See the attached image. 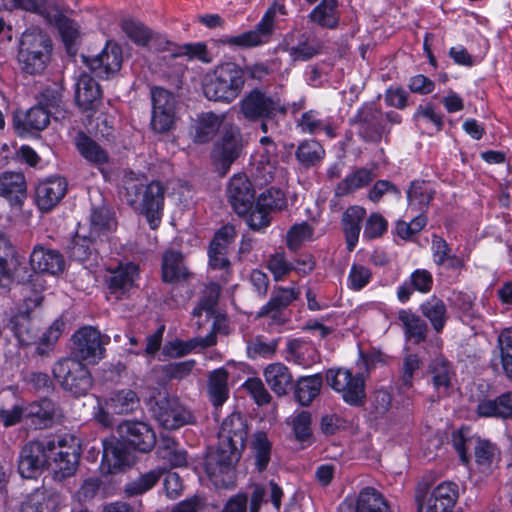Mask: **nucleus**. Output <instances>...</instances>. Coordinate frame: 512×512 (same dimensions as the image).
Instances as JSON below:
<instances>
[{
  "mask_svg": "<svg viewBox=\"0 0 512 512\" xmlns=\"http://www.w3.org/2000/svg\"><path fill=\"white\" fill-rule=\"evenodd\" d=\"M53 375L60 386L75 397L86 395L93 384L88 368L75 358H63L56 362Z\"/></svg>",
  "mask_w": 512,
  "mask_h": 512,
  "instance_id": "nucleus-7",
  "label": "nucleus"
},
{
  "mask_svg": "<svg viewBox=\"0 0 512 512\" xmlns=\"http://www.w3.org/2000/svg\"><path fill=\"white\" fill-rule=\"evenodd\" d=\"M430 381L438 397L448 396L454 388L455 372L443 357L433 359L429 366Z\"/></svg>",
  "mask_w": 512,
  "mask_h": 512,
  "instance_id": "nucleus-25",
  "label": "nucleus"
},
{
  "mask_svg": "<svg viewBox=\"0 0 512 512\" xmlns=\"http://www.w3.org/2000/svg\"><path fill=\"white\" fill-rule=\"evenodd\" d=\"M264 377L269 387L278 395L285 394L292 382L288 368L282 363L268 365L264 370Z\"/></svg>",
  "mask_w": 512,
  "mask_h": 512,
  "instance_id": "nucleus-46",
  "label": "nucleus"
},
{
  "mask_svg": "<svg viewBox=\"0 0 512 512\" xmlns=\"http://www.w3.org/2000/svg\"><path fill=\"white\" fill-rule=\"evenodd\" d=\"M208 264L209 272L214 273L211 277L219 279L221 284L230 282L233 273L226 252L208 248Z\"/></svg>",
  "mask_w": 512,
  "mask_h": 512,
  "instance_id": "nucleus-49",
  "label": "nucleus"
},
{
  "mask_svg": "<svg viewBox=\"0 0 512 512\" xmlns=\"http://www.w3.org/2000/svg\"><path fill=\"white\" fill-rule=\"evenodd\" d=\"M298 126L301 131L308 134H317L324 131L329 138L335 137L334 129L331 124L322 119L318 112L314 110L307 111L302 114Z\"/></svg>",
  "mask_w": 512,
  "mask_h": 512,
  "instance_id": "nucleus-57",
  "label": "nucleus"
},
{
  "mask_svg": "<svg viewBox=\"0 0 512 512\" xmlns=\"http://www.w3.org/2000/svg\"><path fill=\"white\" fill-rule=\"evenodd\" d=\"M79 153L89 162L100 166L108 161V155L94 140L80 132L75 138Z\"/></svg>",
  "mask_w": 512,
  "mask_h": 512,
  "instance_id": "nucleus-52",
  "label": "nucleus"
},
{
  "mask_svg": "<svg viewBox=\"0 0 512 512\" xmlns=\"http://www.w3.org/2000/svg\"><path fill=\"white\" fill-rule=\"evenodd\" d=\"M398 319L402 323L405 336L415 344L424 341L427 332L426 323L410 310H400Z\"/></svg>",
  "mask_w": 512,
  "mask_h": 512,
  "instance_id": "nucleus-47",
  "label": "nucleus"
},
{
  "mask_svg": "<svg viewBox=\"0 0 512 512\" xmlns=\"http://www.w3.org/2000/svg\"><path fill=\"white\" fill-rule=\"evenodd\" d=\"M215 343L216 336L213 333L205 338H194L189 341L176 339L166 343L161 353L166 358H179L189 354L197 346L208 347Z\"/></svg>",
  "mask_w": 512,
  "mask_h": 512,
  "instance_id": "nucleus-39",
  "label": "nucleus"
},
{
  "mask_svg": "<svg viewBox=\"0 0 512 512\" xmlns=\"http://www.w3.org/2000/svg\"><path fill=\"white\" fill-rule=\"evenodd\" d=\"M27 50H19L18 59L22 65V69L29 74H36L44 70L51 51L35 50L34 52H26Z\"/></svg>",
  "mask_w": 512,
  "mask_h": 512,
  "instance_id": "nucleus-59",
  "label": "nucleus"
},
{
  "mask_svg": "<svg viewBox=\"0 0 512 512\" xmlns=\"http://www.w3.org/2000/svg\"><path fill=\"white\" fill-rule=\"evenodd\" d=\"M30 265L35 272L56 275L64 271L65 260L59 251L37 245L31 252Z\"/></svg>",
  "mask_w": 512,
  "mask_h": 512,
  "instance_id": "nucleus-24",
  "label": "nucleus"
},
{
  "mask_svg": "<svg viewBox=\"0 0 512 512\" xmlns=\"http://www.w3.org/2000/svg\"><path fill=\"white\" fill-rule=\"evenodd\" d=\"M247 428L240 414L225 418L218 432V446L205 459V472L216 488H229L235 480V464L241 456Z\"/></svg>",
  "mask_w": 512,
  "mask_h": 512,
  "instance_id": "nucleus-2",
  "label": "nucleus"
},
{
  "mask_svg": "<svg viewBox=\"0 0 512 512\" xmlns=\"http://www.w3.org/2000/svg\"><path fill=\"white\" fill-rule=\"evenodd\" d=\"M59 504V496L44 487L35 489L22 503L20 512H53Z\"/></svg>",
  "mask_w": 512,
  "mask_h": 512,
  "instance_id": "nucleus-31",
  "label": "nucleus"
},
{
  "mask_svg": "<svg viewBox=\"0 0 512 512\" xmlns=\"http://www.w3.org/2000/svg\"><path fill=\"white\" fill-rule=\"evenodd\" d=\"M67 181L63 177H50L36 187V204L41 211L52 210L65 196Z\"/></svg>",
  "mask_w": 512,
  "mask_h": 512,
  "instance_id": "nucleus-22",
  "label": "nucleus"
},
{
  "mask_svg": "<svg viewBox=\"0 0 512 512\" xmlns=\"http://www.w3.org/2000/svg\"><path fill=\"white\" fill-rule=\"evenodd\" d=\"M3 6L8 10L19 8L44 15L49 23L56 25L68 54L76 53V43L80 33L77 23L73 20L62 15L59 11H56L53 17L45 15L44 10L36 0H3Z\"/></svg>",
  "mask_w": 512,
  "mask_h": 512,
  "instance_id": "nucleus-8",
  "label": "nucleus"
},
{
  "mask_svg": "<svg viewBox=\"0 0 512 512\" xmlns=\"http://www.w3.org/2000/svg\"><path fill=\"white\" fill-rule=\"evenodd\" d=\"M267 494H269V500L274 508L277 511L280 510L281 500L284 495L283 490L277 483L270 481L267 487L255 486L250 500V512H259L261 505L267 501Z\"/></svg>",
  "mask_w": 512,
  "mask_h": 512,
  "instance_id": "nucleus-45",
  "label": "nucleus"
},
{
  "mask_svg": "<svg viewBox=\"0 0 512 512\" xmlns=\"http://www.w3.org/2000/svg\"><path fill=\"white\" fill-rule=\"evenodd\" d=\"M84 63L101 79H109L116 75L122 66L123 54L121 47L113 42L107 41L102 51L93 58L83 56Z\"/></svg>",
  "mask_w": 512,
  "mask_h": 512,
  "instance_id": "nucleus-16",
  "label": "nucleus"
},
{
  "mask_svg": "<svg viewBox=\"0 0 512 512\" xmlns=\"http://www.w3.org/2000/svg\"><path fill=\"white\" fill-rule=\"evenodd\" d=\"M245 84L243 69L233 62L216 66L203 80V93L212 101L233 102L241 93Z\"/></svg>",
  "mask_w": 512,
  "mask_h": 512,
  "instance_id": "nucleus-3",
  "label": "nucleus"
},
{
  "mask_svg": "<svg viewBox=\"0 0 512 512\" xmlns=\"http://www.w3.org/2000/svg\"><path fill=\"white\" fill-rule=\"evenodd\" d=\"M433 261L437 266H446L450 269H461L464 266V259L451 253L449 244L440 236L433 235L431 242Z\"/></svg>",
  "mask_w": 512,
  "mask_h": 512,
  "instance_id": "nucleus-40",
  "label": "nucleus"
},
{
  "mask_svg": "<svg viewBox=\"0 0 512 512\" xmlns=\"http://www.w3.org/2000/svg\"><path fill=\"white\" fill-rule=\"evenodd\" d=\"M501 364L506 376L512 381V327L503 329L498 336Z\"/></svg>",
  "mask_w": 512,
  "mask_h": 512,
  "instance_id": "nucleus-64",
  "label": "nucleus"
},
{
  "mask_svg": "<svg viewBox=\"0 0 512 512\" xmlns=\"http://www.w3.org/2000/svg\"><path fill=\"white\" fill-rule=\"evenodd\" d=\"M153 417L166 430H176L194 422L192 412L176 397H163L152 408Z\"/></svg>",
  "mask_w": 512,
  "mask_h": 512,
  "instance_id": "nucleus-13",
  "label": "nucleus"
},
{
  "mask_svg": "<svg viewBox=\"0 0 512 512\" xmlns=\"http://www.w3.org/2000/svg\"><path fill=\"white\" fill-rule=\"evenodd\" d=\"M421 311L429 319L437 333L443 330L448 317L446 305L441 299L437 297L429 298L421 305Z\"/></svg>",
  "mask_w": 512,
  "mask_h": 512,
  "instance_id": "nucleus-53",
  "label": "nucleus"
},
{
  "mask_svg": "<svg viewBox=\"0 0 512 512\" xmlns=\"http://www.w3.org/2000/svg\"><path fill=\"white\" fill-rule=\"evenodd\" d=\"M117 226L114 214L106 207L93 208L90 215V236L102 240L107 238Z\"/></svg>",
  "mask_w": 512,
  "mask_h": 512,
  "instance_id": "nucleus-32",
  "label": "nucleus"
},
{
  "mask_svg": "<svg viewBox=\"0 0 512 512\" xmlns=\"http://www.w3.org/2000/svg\"><path fill=\"white\" fill-rule=\"evenodd\" d=\"M295 156L302 166L308 168L321 162L325 150L318 141L305 140L299 144Z\"/></svg>",
  "mask_w": 512,
  "mask_h": 512,
  "instance_id": "nucleus-56",
  "label": "nucleus"
},
{
  "mask_svg": "<svg viewBox=\"0 0 512 512\" xmlns=\"http://www.w3.org/2000/svg\"><path fill=\"white\" fill-rule=\"evenodd\" d=\"M284 1L276 0L265 12L255 29L235 36H224L221 43L229 47L251 48L269 41L274 27V19L277 15H286Z\"/></svg>",
  "mask_w": 512,
  "mask_h": 512,
  "instance_id": "nucleus-6",
  "label": "nucleus"
},
{
  "mask_svg": "<svg viewBox=\"0 0 512 512\" xmlns=\"http://www.w3.org/2000/svg\"><path fill=\"white\" fill-rule=\"evenodd\" d=\"M72 340L73 354L77 360L96 364L104 357L105 345L110 338L91 326H85L74 333Z\"/></svg>",
  "mask_w": 512,
  "mask_h": 512,
  "instance_id": "nucleus-10",
  "label": "nucleus"
},
{
  "mask_svg": "<svg viewBox=\"0 0 512 512\" xmlns=\"http://www.w3.org/2000/svg\"><path fill=\"white\" fill-rule=\"evenodd\" d=\"M220 290V283L211 282L206 286L199 304L192 312L193 318L197 319L198 327L215 317Z\"/></svg>",
  "mask_w": 512,
  "mask_h": 512,
  "instance_id": "nucleus-30",
  "label": "nucleus"
},
{
  "mask_svg": "<svg viewBox=\"0 0 512 512\" xmlns=\"http://www.w3.org/2000/svg\"><path fill=\"white\" fill-rule=\"evenodd\" d=\"M25 418L35 426L43 429L48 427L55 414V404L52 400L44 398L24 406Z\"/></svg>",
  "mask_w": 512,
  "mask_h": 512,
  "instance_id": "nucleus-37",
  "label": "nucleus"
},
{
  "mask_svg": "<svg viewBox=\"0 0 512 512\" xmlns=\"http://www.w3.org/2000/svg\"><path fill=\"white\" fill-rule=\"evenodd\" d=\"M434 190L426 181H413L407 191L408 208L425 212L434 197Z\"/></svg>",
  "mask_w": 512,
  "mask_h": 512,
  "instance_id": "nucleus-42",
  "label": "nucleus"
},
{
  "mask_svg": "<svg viewBox=\"0 0 512 512\" xmlns=\"http://www.w3.org/2000/svg\"><path fill=\"white\" fill-rule=\"evenodd\" d=\"M228 197L238 215H244L252 209L254 189L245 174H236L230 179Z\"/></svg>",
  "mask_w": 512,
  "mask_h": 512,
  "instance_id": "nucleus-21",
  "label": "nucleus"
},
{
  "mask_svg": "<svg viewBox=\"0 0 512 512\" xmlns=\"http://www.w3.org/2000/svg\"><path fill=\"white\" fill-rule=\"evenodd\" d=\"M125 197L129 205L145 215L151 229H156L161 221L165 189L158 181L144 185L138 180L125 182Z\"/></svg>",
  "mask_w": 512,
  "mask_h": 512,
  "instance_id": "nucleus-5",
  "label": "nucleus"
},
{
  "mask_svg": "<svg viewBox=\"0 0 512 512\" xmlns=\"http://www.w3.org/2000/svg\"><path fill=\"white\" fill-rule=\"evenodd\" d=\"M360 122L359 134L365 141L377 142L384 134L388 133L386 122L399 124L402 121L401 115L390 111L386 114L374 105L362 107L357 114Z\"/></svg>",
  "mask_w": 512,
  "mask_h": 512,
  "instance_id": "nucleus-12",
  "label": "nucleus"
},
{
  "mask_svg": "<svg viewBox=\"0 0 512 512\" xmlns=\"http://www.w3.org/2000/svg\"><path fill=\"white\" fill-rule=\"evenodd\" d=\"M162 474L163 472L161 469H155L141 474L138 478L125 485V494L129 497H133L148 492L160 480Z\"/></svg>",
  "mask_w": 512,
  "mask_h": 512,
  "instance_id": "nucleus-58",
  "label": "nucleus"
},
{
  "mask_svg": "<svg viewBox=\"0 0 512 512\" xmlns=\"http://www.w3.org/2000/svg\"><path fill=\"white\" fill-rule=\"evenodd\" d=\"M121 28L125 35L137 46L145 47L149 42L151 30L143 23L125 19L122 21Z\"/></svg>",
  "mask_w": 512,
  "mask_h": 512,
  "instance_id": "nucleus-63",
  "label": "nucleus"
},
{
  "mask_svg": "<svg viewBox=\"0 0 512 512\" xmlns=\"http://www.w3.org/2000/svg\"><path fill=\"white\" fill-rule=\"evenodd\" d=\"M373 178L374 174L371 169L357 168L337 184L335 194L338 197L349 195L367 186Z\"/></svg>",
  "mask_w": 512,
  "mask_h": 512,
  "instance_id": "nucleus-44",
  "label": "nucleus"
},
{
  "mask_svg": "<svg viewBox=\"0 0 512 512\" xmlns=\"http://www.w3.org/2000/svg\"><path fill=\"white\" fill-rule=\"evenodd\" d=\"M101 97L99 84L87 73H80L75 83V101L82 110H92Z\"/></svg>",
  "mask_w": 512,
  "mask_h": 512,
  "instance_id": "nucleus-28",
  "label": "nucleus"
},
{
  "mask_svg": "<svg viewBox=\"0 0 512 512\" xmlns=\"http://www.w3.org/2000/svg\"><path fill=\"white\" fill-rule=\"evenodd\" d=\"M260 160L257 164V176L261 177L264 182H270L274 178L277 164V145L268 136L260 139L259 147Z\"/></svg>",
  "mask_w": 512,
  "mask_h": 512,
  "instance_id": "nucleus-29",
  "label": "nucleus"
},
{
  "mask_svg": "<svg viewBox=\"0 0 512 512\" xmlns=\"http://www.w3.org/2000/svg\"><path fill=\"white\" fill-rule=\"evenodd\" d=\"M139 276V266L133 262H121L115 268L108 269L106 284L109 294L117 300L129 297L137 286Z\"/></svg>",
  "mask_w": 512,
  "mask_h": 512,
  "instance_id": "nucleus-15",
  "label": "nucleus"
},
{
  "mask_svg": "<svg viewBox=\"0 0 512 512\" xmlns=\"http://www.w3.org/2000/svg\"><path fill=\"white\" fill-rule=\"evenodd\" d=\"M152 117L151 127L157 133L168 132L175 122L174 95L161 87L151 89Z\"/></svg>",
  "mask_w": 512,
  "mask_h": 512,
  "instance_id": "nucleus-14",
  "label": "nucleus"
},
{
  "mask_svg": "<svg viewBox=\"0 0 512 512\" xmlns=\"http://www.w3.org/2000/svg\"><path fill=\"white\" fill-rule=\"evenodd\" d=\"M243 150L242 137L238 129L226 131L215 144L212 159L218 169L225 174L232 163L239 158Z\"/></svg>",
  "mask_w": 512,
  "mask_h": 512,
  "instance_id": "nucleus-18",
  "label": "nucleus"
},
{
  "mask_svg": "<svg viewBox=\"0 0 512 512\" xmlns=\"http://www.w3.org/2000/svg\"><path fill=\"white\" fill-rule=\"evenodd\" d=\"M44 289L43 276L38 273L30 275L27 283L23 284V290L25 292L30 291L33 295L25 299L23 307L17 309V311H11L8 327L22 346L30 345L36 341L37 327L32 321L30 310L32 307L41 304L43 299L41 292Z\"/></svg>",
  "mask_w": 512,
  "mask_h": 512,
  "instance_id": "nucleus-4",
  "label": "nucleus"
},
{
  "mask_svg": "<svg viewBox=\"0 0 512 512\" xmlns=\"http://www.w3.org/2000/svg\"><path fill=\"white\" fill-rule=\"evenodd\" d=\"M27 50H19L18 59L22 65V69L29 74H36L44 70L51 51L35 50L34 52H26Z\"/></svg>",
  "mask_w": 512,
  "mask_h": 512,
  "instance_id": "nucleus-60",
  "label": "nucleus"
},
{
  "mask_svg": "<svg viewBox=\"0 0 512 512\" xmlns=\"http://www.w3.org/2000/svg\"><path fill=\"white\" fill-rule=\"evenodd\" d=\"M312 22L321 27L335 29L340 21L338 0H322L309 15Z\"/></svg>",
  "mask_w": 512,
  "mask_h": 512,
  "instance_id": "nucleus-41",
  "label": "nucleus"
},
{
  "mask_svg": "<svg viewBox=\"0 0 512 512\" xmlns=\"http://www.w3.org/2000/svg\"><path fill=\"white\" fill-rule=\"evenodd\" d=\"M474 456L478 469L482 473H490L500 460V451L491 441L476 437Z\"/></svg>",
  "mask_w": 512,
  "mask_h": 512,
  "instance_id": "nucleus-33",
  "label": "nucleus"
},
{
  "mask_svg": "<svg viewBox=\"0 0 512 512\" xmlns=\"http://www.w3.org/2000/svg\"><path fill=\"white\" fill-rule=\"evenodd\" d=\"M125 444L122 439H117L114 436L102 441L103 455L100 468L103 473L114 474L130 465L129 453Z\"/></svg>",
  "mask_w": 512,
  "mask_h": 512,
  "instance_id": "nucleus-20",
  "label": "nucleus"
},
{
  "mask_svg": "<svg viewBox=\"0 0 512 512\" xmlns=\"http://www.w3.org/2000/svg\"><path fill=\"white\" fill-rule=\"evenodd\" d=\"M272 444L264 432H257L252 441V450L255 457V465L259 472L264 471L271 456Z\"/></svg>",
  "mask_w": 512,
  "mask_h": 512,
  "instance_id": "nucleus-61",
  "label": "nucleus"
},
{
  "mask_svg": "<svg viewBox=\"0 0 512 512\" xmlns=\"http://www.w3.org/2000/svg\"><path fill=\"white\" fill-rule=\"evenodd\" d=\"M188 270L181 252L167 250L162 257V279L164 282H175L186 279Z\"/></svg>",
  "mask_w": 512,
  "mask_h": 512,
  "instance_id": "nucleus-38",
  "label": "nucleus"
},
{
  "mask_svg": "<svg viewBox=\"0 0 512 512\" xmlns=\"http://www.w3.org/2000/svg\"><path fill=\"white\" fill-rule=\"evenodd\" d=\"M79 458V441L73 435L30 441L21 449L18 471L23 478L31 479L48 467L54 478L61 481L74 475Z\"/></svg>",
  "mask_w": 512,
  "mask_h": 512,
  "instance_id": "nucleus-1",
  "label": "nucleus"
},
{
  "mask_svg": "<svg viewBox=\"0 0 512 512\" xmlns=\"http://www.w3.org/2000/svg\"><path fill=\"white\" fill-rule=\"evenodd\" d=\"M0 195L11 205L21 206L27 197L25 177L20 172H4L0 175Z\"/></svg>",
  "mask_w": 512,
  "mask_h": 512,
  "instance_id": "nucleus-27",
  "label": "nucleus"
},
{
  "mask_svg": "<svg viewBox=\"0 0 512 512\" xmlns=\"http://www.w3.org/2000/svg\"><path fill=\"white\" fill-rule=\"evenodd\" d=\"M459 497V486L451 481L438 484L431 492L425 512H453Z\"/></svg>",
  "mask_w": 512,
  "mask_h": 512,
  "instance_id": "nucleus-23",
  "label": "nucleus"
},
{
  "mask_svg": "<svg viewBox=\"0 0 512 512\" xmlns=\"http://www.w3.org/2000/svg\"><path fill=\"white\" fill-rule=\"evenodd\" d=\"M240 111L246 119L256 121L271 118L277 113L284 114L286 108L277 96L255 88L241 99Z\"/></svg>",
  "mask_w": 512,
  "mask_h": 512,
  "instance_id": "nucleus-11",
  "label": "nucleus"
},
{
  "mask_svg": "<svg viewBox=\"0 0 512 512\" xmlns=\"http://www.w3.org/2000/svg\"><path fill=\"white\" fill-rule=\"evenodd\" d=\"M365 215L366 210L360 206H351L343 214L342 225L349 251H352L358 242Z\"/></svg>",
  "mask_w": 512,
  "mask_h": 512,
  "instance_id": "nucleus-34",
  "label": "nucleus"
},
{
  "mask_svg": "<svg viewBox=\"0 0 512 512\" xmlns=\"http://www.w3.org/2000/svg\"><path fill=\"white\" fill-rule=\"evenodd\" d=\"M300 295V290L297 287H280L278 288L269 302L263 305L257 312V317H264L271 315L275 318L279 311L289 306Z\"/></svg>",
  "mask_w": 512,
  "mask_h": 512,
  "instance_id": "nucleus-35",
  "label": "nucleus"
},
{
  "mask_svg": "<svg viewBox=\"0 0 512 512\" xmlns=\"http://www.w3.org/2000/svg\"><path fill=\"white\" fill-rule=\"evenodd\" d=\"M148 50L153 52H168L171 57L186 56L189 59H198L202 62H209L208 51L206 46L202 43H189L184 45H177L167 40L163 35L153 33L149 36V42L145 46Z\"/></svg>",
  "mask_w": 512,
  "mask_h": 512,
  "instance_id": "nucleus-17",
  "label": "nucleus"
},
{
  "mask_svg": "<svg viewBox=\"0 0 512 512\" xmlns=\"http://www.w3.org/2000/svg\"><path fill=\"white\" fill-rule=\"evenodd\" d=\"M50 115V111L38 104L31 107L24 114L15 115L14 127L21 136L33 132H39L45 129L49 124Z\"/></svg>",
  "mask_w": 512,
  "mask_h": 512,
  "instance_id": "nucleus-26",
  "label": "nucleus"
},
{
  "mask_svg": "<svg viewBox=\"0 0 512 512\" xmlns=\"http://www.w3.org/2000/svg\"><path fill=\"white\" fill-rule=\"evenodd\" d=\"M225 115L205 112L198 115L194 124V141L198 143L209 142L219 131Z\"/></svg>",
  "mask_w": 512,
  "mask_h": 512,
  "instance_id": "nucleus-36",
  "label": "nucleus"
},
{
  "mask_svg": "<svg viewBox=\"0 0 512 512\" xmlns=\"http://www.w3.org/2000/svg\"><path fill=\"white\" fill-rule=\"evenodd\" d=\"M97 239H94L88 235L77 231L76 235L72 239V245L70 248V255L72 259L78 262H85L90 259V257L94 254L93 243Z\"/></svg>",
  "mask_w": 512,
  "mask_h": 512,
  "instance_id": "nucleus-62",
  "label": "nucleus"
},
{
  "mask_svg": "<svg viewBox=\"0 0 512 512\" xmlns=\"http://www.w3.org/2000/svg\"><path fill=\"white\" fill-rule=\"evenodd\" d=\"M356 512H391L385 497L372 487L363 488L356 500Z\"/></svg>",
  "mask_w": 512,
  "mask_h": 512,
  "instance_id": "nucleus-43",
  "label": "nucleus"
},
{
  "mask_svg": "<svg viewBox=\"0 0 512 512\" xmlns=\"http://www.w3.org/2000/svg\"><path fill=\"white\" fill-rule=\"evenodd\" d=\"M120 438L140 452H149L156 443V435L149 424L142 421H123L118 426Z\"/></svg>",
  "mask_w": 512,
  "mask_h": 512,
  "instance_id": "nucleus-19",
  "label": "nucleus"
},
{
  "mask_svg": "<svg viewBox=\"0 0 512 512\" xmlns=\"http://www.w3.org/2000/svg\"><path fill=\"white\" fill-rule=\"evenodd\" d=\"M139 405L137 394L130 389H123L113 393L106 400V409L115 414H126L134 411Z\"/></svg>",
  "mask_w": 512,
  "mask_h": 512,
  "instance_id": "nucleus-50",
  "label": "nucleus"
},
{
  "mask_svg": "<svg viewBox=\"0 0 512 512\" xmlns=\"http://www.w3.org/2000/svg\"><path fill=\"white\" fill-rule=\"evenodd\" d=\"M228 374L224 369L214 370L209 376L208 393L214 406H222L228 398Z\"/></svg>",
  "mask_w": 512,
  "mask_h": 512,
  "instance_id": "nucleus-54",
  "label": "nucleus"
},
{
  "mask_svg": "<svg viewBox=\"0 0 512 512\" xmlns=\"http://www.w3.org/2000/svg\"><path fill=\"white\" fill-rule=\"evenodd\" d=\"M17 260L15 251L4 233H0V285L5 286L14 277Z\"/></svg>",
  "mask_w": 512,
  "mask_h": 512,
  "instance_id": "nucleus-48",
  "label": "nucleus"
},
{
  "mask_svg": "<svg viewBox=\"0 0 512 512\" xmlns=\"http://www.w3.org/2000/svg\"><path fill=\"white\" fill-rule=\"evenodd\" d=\"M19 50L34 52L35 50L51 51V40L46 33L37 27L26 29L20 38Z\"/></svg>",
  "mask_w": 512,
  "mask_h": 512,
  "instance_id": "nucleus-55",
  "label": "nucleus"
},
{
  "mask_svg": "<svg viewBox=\"0 0 512 512\" xmlns=\"http://www.w3.org/2000/svg\"><path fill=\"white\" fill-rule=\"evenodd\" d=\"M322 381L323 379L320 374L299 378L295 389V396L298 402L303 406L309 405L319 395Z\"/></svg>",
  "mask_w": 512,
  "mask_h": 512,
  "instance_id": "nucleus-51",
  "label": "nucleus"
},
{
  "mask_svg": "<svg viewBox=\"0 0 512 512\" xmlns=\"http://www.w3.org/2000/svg\"><path fill=\"white\" fill-rule=\"evenodd\" d=\"M328 385L340 393L349 405H361L365 399V382L362 374H353L348 369H329L326 372Z\"/></svg>",
  "mask_w": 512,
  "mask_h": 512,
  "instance_id": "nucleus-9",
  "label": "nucleus"
}]
</instances>
